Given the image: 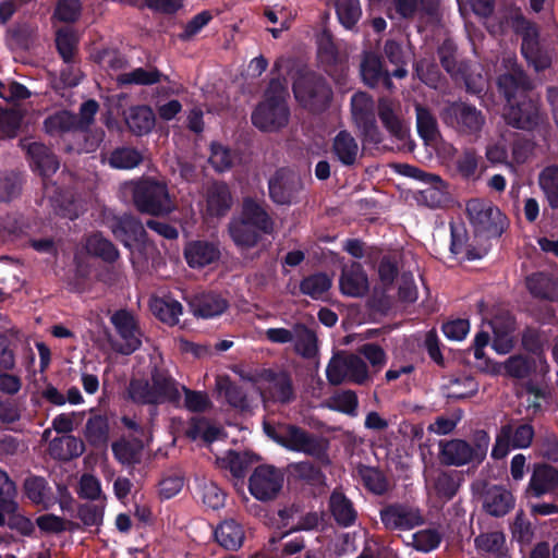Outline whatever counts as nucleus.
<instances>
[{
  "label": "nucleus",
  "mask_w": 558,
  "mask_h": 558,
  "mask_svg": "<svg viewBox=\"0 0 558 558\" xmlns=\"http://www.w3.org/2000/svg\"><path fill=\"white\" fill-rule=\"evenodd\" d=\"M373 107V100L365 93H356L352 96V117L356 126L367 138L378 142V131Z\"/></svg>",
  "instance_id": "obj_18"
},
{
  "label": "nucleus",
  "mask_w": 558,
  "mask_h": 558,
  "mask_svg": "<svg viewBox=\"0 0 558 558\" xmlns=\"http://www.w3.org/2000/svg\"><path fill=\"white\" fill-rule=\"evenodd\" d=\"M258 388L264 401L289 402L292 399V386L286 374H267L260 379Z\"/></svg>",
  "instance_id": "obj_20"
},
{
  "label": "nucleus",
  "mask_w": 558,
  "mask_h": 558,
  "mask_svg": "<svg viewBox=\"0 0 558 558\" xmlns=\"http://www.w3.org/2000/svg\"><path fill=\"white\" fill-rule=\"evenodd\" d=\"M76 125V118L69 111L57 112L45 121V129L48 133L63 132Z\"/></svg>",
  "instance_id": "obj_53"
},
{
  "label": "nucleus",
  "mask_w": 558,
  "mask_h": 558,
  "mask_svg": "<svg viewBox=\"0 0 558 558\" xmlns=\"http://www.w3.org/2000/svg\"><path fill=\"white\" fill-rule=\"evenodd\" d=\"M539 185L551 208L558 207V167H547L539 174Z\"/></svg>",
  "instance_id": "obj_46"
},
{
  "label": "nucleus",
  "mask_w": 558,
  "mask_h": 558,
  "mask_svg": "<svg viewBox=\"0 0 558 558\" xmlns=\"http://www.w3.org/2000/svg\"><path fill=\"white\" fill-rule=\"evenodd\" d=\"M475 545L484 554L500 555L505 545V536L499 532L483 534L475 538Z\"/></svg>",
  "instance_id": "obj_50"
},
{
  "label": "nucleus",
  "mask_w": 558,
  "mask_h": 558,
  "mask_svg": "<svg viewBox=\"0 0 558 558\" xmlns=\"http://www.w3.org/2000/svg\"><path fill=\"white\" fill-rule=\"evenodd\" d=\"M326 376L331 385L342 383L364 384L369 379V372L364 361L351 353L338 352L329 361Z\"/></svg>",
  "instance_id": "obj_8"
},
{
  "label": "nucleus",
  "mask_w": 558,
  "mask_h": 558,
  "mask_svg": "<svg viewBox=\"0 0 558 558\" xmlns=\"http://www.w3.org/2000/svg\"><path fill=\"white\" fill-rule=\"evenodd\" d=\"M265 339L274 344L290 343L299 355L311 359L318 352V341L315 332L302 323L291 328L272 327L264 332Z\"/></svg>",
  "instance_id": "obj_6"
},
{
  "label": "nucleus",
  "mask_w": 558,
  "mask_h": 558,
  "mask_svg": "<svg viewBox=\"0 0 558 558\" xmlns=\"http://www.w3.org/2000/svg\"><path fill=\"white\" fill-rule=\"evenodd\" d=\"M295 98L312 110L324 108L331 98L330 87L320 77L307 73L301 75L293 85Z\"/></svg>",
  "instance_id": "obj_11"
},
{
  "label": "nucleus",
  "mask_w": 558,
  "mask_h": 558,
  "mask_svg": "<svg viewBox=\"0 0 558 558\" xmlns=\"http://www.w3.org/2000/svg\"><path fill=\"white\" fill-rule=\"evenodd\" d=\"M150 310L156 317L168 325H175L182 314V305L169 296L154 298L150 301Z\"/></svg>",
  "instance_id": "obj_34"
},
{
  "label": "nucleus",
  "mask_w": 558,
  "mask_h": 558,
  "mask_svg": "<svg viewBox=\"0 0 558 558\" xmlns=\"http://www.w3.org/2000/svg\"><path fill=\"white\" fill-rule=\"evenodd\" d=\"M444 119L468 134L480 132L485 123V118L480 110L463 102L450 105L444 113Z\"/></svg>",
  "instance_id": "obj_16"
},
{
  "label": "nucleus",
  "mask_w": 558,
  "mask_h": 558,
  "mask_svg": "<svg viewBox=\"0 0 558 558\" xmlns=\"http://www.w3.org/2000/svg\"><path fill=\"white\" fill-rule=\"evenodd\" d=\"M434 488L439 497L448 500L456 494L457 484L450 475L439 473L434 482Z\"/></svg>",
  "instance_id": "obj_64"
},
{
  "label": "nucleus",
  "mask_w": 558,
  "mask_h": 558,
  "mask_svg": "<svg viewBox=\"0 0 558 558\" xmlns=\"http://www.w3.org/2000/svg\"><path fill=\"white\" fill-rule=\"evenodd\" d=\"M209 161L217 171L222 172L232 166L233 156L231 151L221 144H213Z\"/></svg>",
  "instance_id": "obj_57"
},
{
  "label": "nucleus",
  "mask_w": 558,
  "mask_h": 558,
  "mask_svg": "<svg viewBox=\"0 0 558 558\" xmlns=\"http://www.w3.org/2000/svg\"><path fill=\"white\" fill-rule=\"evenodd\" d=\"M124 119L129 129L137 135L148 133L155 125V114L148 106L131 107Z\"/></svg>",
  "instance_id": "obj_31"
},
{
  "label": "nucleus",
  "mask_w": 558,
  "mask_h": 558,
  "mask_svg": "<svg viewBox=\"0 0 558 558\" xmlns=\"http://www.w3.org/2000/svg\"><path fill=\"white\" fill-rule=\"evenodd\" d=\"M283 484V473L271 466L260 465L254 470L250 477V492L258 500L275 498Z\"/></svg>",
  "instance_id": "obj_13"
},
{
  "label": "nucleus",
  "mask_w": 558,
  "mask_h": 558,
  "mask_svg": "<svg viewBox=\"0 0 558 558\" xmlns=\"http://www.w3.org/2000/svg\"><path fill=\"white\" fill-rule=\"evenodd\" d=\"M444 335L453 341H462L470 331V323L468 319L450 320L442 326Z\"/></svg>",
  "instance_id": "obj_60"
},
{
  "label": "nucleus",
  "mask_w": 558,
  "mask_h": 558,
  "mask_svg": "<svg viewBox=\"0 0 558 558\" xmlns=\"http://www.w3.org/2000/svg\"><path fill=\"white\" fill-rule=\"evenodd\" d=\"M143 160L142 154L129 147L118 148L111 153L108 162L116 169H133Z\"/></svg>",
  "instance_id": "obj_45"
},
{
  "label": "nucleus",
  "mask_w": 558,
  "mask_h": 558,
  "mask_svg": "<svg viewBox=\"0 0 558 558\" xmlns=\"http://www.w3.org/2000/svg\"><path fill=\"white\" fill-rule=\"evenodd\" d=\"M412 175L426 184L416 194L420 204L436 208L444 206L449 201L448 187L439 177L417 169L413 171Z\"/></svg>",
  "instance_id": "obj_17"
},
{
  "label": "nucleus",
  "mask_w": 558,
  "mask_h": 558,
  "mask_svg": "<svg viewBox=\"0 0 558 558\" xmlns=\"http://www.w3.org/2000/svg\"><path fill=\"white\" fill-rule=\"evenodd\" d=\"M287 92L280 82H271L264 101L255 109L252 121L262 131H277L288 123Z\"/></svg>",
  "instance_id": "obj_3"
},
{
  "label": "nucleus",
  "mask_w": 558,
  "mask_h": 558,
  "mask_svg": "<svg viewBox=\"0 0 558 558\" xmlns=\"http://www.w3.org/2000/svg\"><path fill=\"white\" fill-rule=\"evenodd\" d=\"M22 117L15 110L0 108V133L3 136H14L20 128Z\"/></svg>",
  "instance_id": "obj_59"
},
{
  "label": "nucleus",
  "mask_w": 558,
  "mask_h": 558,
  "mask_svg": "<svg viewBox=\"0 0 558 558\" xmlns=\"http://www.w3.org/2000/svg\"><path fill=\"white\" fill-rule=\"evenodd\" d=\"M201 498L207 507L219 509L225 504L223 492L214 482H205L199 486Z\"/></svg>",
  "instance_id": "obj_55"
},
{
  "label": "nucleus",
  "mask_w": 558,
  "mask_h": 558,
  "mask_svg": "<svg viewBox=\"0 0 558 558\" xmlns=\"http://www.w3.org/2000/svg\"><path fill=\"white\" fill-rule=\"evenodd\" d=\"M505 61L507 73L498 80L499 88L509 104L505 118L509 124L518 129H531L539 119L537 104L523 96L529 88V83L522 71L517 68L515 58L508 57Z\"/></svg>",
  "instance_id": "obj_1"
},
{
  "label": "nucleus",
  "mask_w": 558,
  "mask_h": 558,
  "mask_svg": "<svg viewBox=\"0 0 558 558\" xmlns=\"http://www.w3.org/2000/svg\"><path fill=\"white\" fill-rule=\"evenodd\" d=\"M558 484V472L548 465H538L534 469L529 488L535 496H542Z\"/></svg>",
  "instance_id": "obj_32"
},
{
  "label": "nucleus",
  "mask_w": 558,
  "mask_h": 558,
  "mask_svg": "<svg viewBox=\"0 0 558 558\" xmlns=\"http://www.w3.org/2000/svg\"><path fill=\"white\" fill-rule=\"evenodd\" d=\"M221 429L217 426L210 425L204 420L196 421L189 432L192 439H203L207 444H211L222 437Z\"/></svg>",
  "instance_id": "obj_54"
},
{
  "label": "nucleus",
  "mask_w": 558,
  "mask_h": 558,
  "mask_svg": "<svg viewBox=\"0 0 558 558\" xmlns=\"http://www.w3.org/2000/svg\"><path fill=\"white\" fill-rule=\"evenodd\" d=\"M110 320L119 336L118 340L112 341V348L122 354H131L137 350L141 345V332L134 316L120 310L112 314Z\"/></svg>",
  "instance_id": "obj_12"
},
{
  "label": "nucleus",
  "mask_w": 558,
  "mask_h": 558,
  "mask_svg": "<svg viewBox=\"0 0 558 558\" xmlns=\"http://www.w3.org/2000/svg\"><path fill=\"white\" fill-rule=\"evenodd\" d=\"M161 74L157 70H146L138 68L132 72L124 73L118 76L120 84H140L149 85L160 81Z\"/></svg>",
  "instance_id": "obj_48"
},
{
  "label": "nucleus",
  "mask_w": 558,
  "mask_h": 558,
  "mask_svg": "<svg viewBox=\"0 0 558 558\" xmlns=\"http://www.w3.org/2000/svg\"><path fill=\"white\" fill-rule=\"evenodd\" d=\"M331 287V279L324 274H316L301 282V291L313 299H320Z\"/></svg>",
  "instance_id": "obj_47"
},
{
  "label": "nucleus",
  "mask_w": 558,
  "mask_h": 558,
  "mask_svg": "<svg viewBox=\"0 0 558 558\" xmlns=\"http://www.w3.org/2000/svg\"><path fill=\"white\" fill-rule=\"evenodd\" d=\"M514 506V498L502 486H492L484 494L483 507L487 513L494 517L507 514Z\"/></svg>",
  "instance_id": "obj_25"
},
{
  "label": "nucleus",
  "mask_w": 558,
  "mask_h": 558,
  "mask_svg": "<svg viewBox=\"0 0 558 558\" xmlns=\"http://www.w3.org/2000/svg\"><path fill=\"white\" fill-rule=\"evenodd\" d=\"M216 464L220 469L228 470L236 481H242L244 478L248 466L247 460L244 456L231 450L222 457H217Z\"/></svg>",
  "instance_id": "obj_43"
},
{
  "label": "nucleus",
  "mask_w": 558,
  "mask_h": 558,
  "mask_svg": "<svg viewBox=\"0 0 558 558\" xmlns=\"http://www.w3.org/2000/svg\"><path fill=\"white\" fill-rule=\"evenodd\" d=\"M336 13L339 22L348 29L359 22L362 10L359 0H336Z\"/></svg>",
  "instance_id": "obj_42"
},
{
  "label": "nucleus",
  "mask_w": 558,
  "mask_h": 558,
  "mask_svg": "<svg viewBox=\"0 0 558 558\" xmlns=\"http://www.w3.org/2000/svg\"><path fill=\"white\" fill-rule=\"evenodd\" d=\"M84 449V442L72 435L62 436L51 444L52 454L61 460L80 457Z\"/></svg>",
  "instance_id": "obj_38"
},
{
  "label": "nucleus",
  "mask_w": 558,
  "mask_h": 558,
  "mask_svg": "<svg viewBox=\"0 0 558 558\" xmlns=\"http://www.w3.org/2000/svg\"><path fill=\"white\" fill-rule=\"evenodd\" d=\"M46 482L40 477H31L25 481L27 497L35 504H41L46 498Z\"/></svg>",
  "instance_id": "obj_63"
},
{
  "label": "nucleus",
  "mask_w": 558,
  "mask_h": 558,
  "mask_svg": "<svg viewBox=\"0 0 558 558\" xmlns=\"http://www.w3.org/2000/svg\"><path fill=\"white\" fill-rule=\"evenodd\" d=\"M534 430L529 424L507 423L502 425L492 450L494 459L505 458L512 449L527 448L533 439Z\"/></svg>",
  "instance_id": "obj_10"
},
{
  "label": "nucleus",
  "mask_w": 558,
  "mask_h": 558,
  "mask_svg": "<svg viewBox=\"0 0 558 558\" xmlns=\"http://www.w3.org/2000/svg\"><path fill=\"white\" fill-rule=\"evenodd\" d=\"M81 13V3L78 0H60L56 8L54 15L63 22L75 21Z\"/></svg>",
  "instance_id": "obj_61"
},
{
  "label": "nucleus",
  "mask_w": 558,
  "mask_h": 558,
  "mask_svg": "<svg viewBox=\"0 0 558 558\" xmlns=\"http://www.w3.org/2000/svg\"><path fill=\"white\" fill-rule=\"evenodd\" d=\"M332 151L343 165H353L359 155L355 140L347 131H341L333 140Z\"/></svg>",
  "instance_id": "obj_36"
},
{
  "label": "nucleus",
  "mask_w": 558,
  "mask_h": 558,
  "mask_svg": "<svg viewBox=\"0 0 558 558\" xmlns=\"http://www.w3.org/2000/svg\"><path fill=\"white\" fill-rule=\"evenodd\" d=\"M17 505L13 499H5L0 504V525H9L24 535H29L33 523L26 517L16 512Z\"/></svg>",
  "instance_id": "obj_30"
},
{
  "label": "nucleus",
  "mask_w": 558,
  "mask_h": 558,
  "mask_svg": "<svg viewBox=\"0 0 558 558\" xmlns=\"http://www.w3.org/2000/svg\"><path fill=\"white\" fill-rule=\"evenodd\" d=\"M272 231L274 221L263 204L251 197L243 201L241 213L229 222V234L241 250L256 246L262 233L269 234Z\"/></svg>",
  "instance_id": "obj_2"
},
{
  "label": "nucleus",
  "mask_w": 558,
  "mask_h": 558,
  "mask_svg": "<svg viewBox=\"0 0 558 558\" xmlns=\"http://www.w3.org/2000/svg\"><path fill=\"white\" fill-rule=\"evenodd\" d=\"M84 434L87 441L93 446H106L109 435L108 420L102 415L89 417Z\"/></svg>",
  "instance_id": "obj_40"
},
{
  "label": "nucleus",
  "mask_w": 558,
  "mask_h": 558,
  "mask_svg": "<svg viewBox=\"0 0 558 558\" xmlns=\"http://www.w3.org/2000/svg\"><path fill=\"white\" fill-rule=\"evenodd\" d=\"M217 542L229 550H236L244 541V532L233 520L223 521L215 531Z\"/></svg>",
  "instance_id": "obj_33"
},
{
  "label": "nucleus",
  "mask_w": 558,
  "mask_h": 558,
  "mask_svg": "<svg viewBox=\"0 0 558 558\" xmlns=\"http://www.w3.org/2000/svg\"><path fill=\"white\" fill-rule=\"evenodd\" d=\"M57 47L65 62H70L73 57L77 38L70 29H63L57 34Z\"/></svg>",
  "instance_id": "obj_58"
},
{
  "label": "nucleus",
  "mask_w": 558,
  "mask_h": 558,
  "mask_svg": "<svg viewBox=\"0 0 558 558\" xmlns=\"http://www.w3.org/2000/svg\"><path fill=\"white\" fill-rule=\"evenodd\" d=\"M135 206L142 213L154 216L169 215L175 209V204L163 182L144 179L130 183Z\"/></svg>",
  "instance_id": "obj_4"
},
{
  "label": "nucleus",
  "mask_w": 558,
  "mask_h": 558,
  "mask_svg": "<svg viewBox=\"0 0 558 558\" xmlns=\"http://www.w3.org/2000/svg\"><path fill=\"white\" fill-rule=\"evenodd\" d=\"M397 109V105L387 99H383L379 101L378 114L388 132L403 141L408 137L409 129L398 117Z\"/></svg>",
  "instance_id": "obj_29"
},
{
  "label": "nucleus",
  "mask_w": 558,
  "mask_h": 558,
  "mask_svg": "<svg viewBox=\"0 0 558 558\" xmlns=\"http://www.w3.org/2000/svg\"><path fill=\"white\" fill-rule=\"evenodd\" d=\"M468 216L480 233L489 236H499L507 227V218L492 202L486 199H471L466 204Z\"/></svg>",
  "instance_id": "obj_9"
},
{
  "label": "nucleus",
  "mask_w": 558,
  "mask_h": 558,
  "mask_svg": "<svg viewBox=\"0 0 558 558\" xmlns=\"http://www.w3.org/2000/svg\"><path fill=\"white\" fill-rule=\"evenodd\" d=\"M190 307L195 316L211 318L221 315L227 310L228 303L219 295L202 294L190 301Z\"/></svg>",
  "instance_id": "obj_28"
},
{
  "label": "nucleus",
  "mask_w": 558,
  "mask_h": 558,
  "mask_svg": "<svg viewBox=\"0 0 558 558\" xmlns=\"http://www.w3.org/2000/svg\"><path fill=\"white\" fill-rule=\"evenodd\" d=\"M339 284L343 294L353 298L364 295L369 288L367 276L357 263L343 268Z\"/></svg>",
  "instance_id": "obj_23"
},
{
  "label": "nucleus",
  "mask_w": 558,
  "mask_h": 558,
  "mask_svg": "<svg viewBox=\"0 0 558 558\" xmlns=\"http://www.w3.org/2000/svg\"><path fill=\"white\" fill-rule=\"evenodd\" d=\"M131 398L138 403H162L172 402L179 404V384L171 377L156 373L151 377V384L141 380H133L129 389Z\"/></svg>",
  "instance_id": "obj_5"
},
{
  "label": "nucleus",
  "mask_w": 558,
  "mask_h": 558,
  "mask_svg": "<svg viewBox=\"0 0 558 558\" xmlns=\"http://www.w3.org/2000/svg\"><path fill=\"white\" fill-rule=\"evenodd\" d=\"M303 184L300 178L289 171L279 170L269 181V194L280 205H291L300 201Z\"/></svg>",
  "instance_id": "obj_14"
},
{
  "label": "nucleus",
  "mask_w": 558,
  "mask_h": 558,
  "mask_svg": "<svg viewBox=\"0 0 558 558\" xmlns=\"http://www.w3.org/2000/svg\"><path fill=\"white\" fill-rule=\"evenodd\" d=\"M416 125L417 132L426 146L436 145L439 142V132L436 119L427 109L418 105L416 106Z\"/></svg>",
  "instance_id": "obj_37"
},
{
  "label": "nucleus",
  "mask_w": 558,
  "mask_h": 558,
  "mask_svg": "<svg viewBox=\"0 0 558 558\" xmlns=\"http://www.w3.org/2000/svg\"><path fill=\"white\" fill-rule=\"evenodd\" d=\"M21 146L31 157L33 166L41 175L49 177L59 168L56 156L45 145L31 140H24L21 142Z\"/></svg>",
  "instance_id": "obj_22"
},
{
  "label": "nucleus",
  "mask_w": 558,
  "mask_h": 558,
  "mask_svg": "<svg viewBox=\"0 0 558 558\" xmlns=\"http://www.w3.org/2000/svg\"><path fill=\"white\" fill-rule=\"evenodd\" d=\"M361 74L363 81L369 86H376L379 83H384L387 87L391 85L388 73L383 70L381 62L375 54H365L361 65Z\"/></svg>",
  "instance_id": "obj_35"
},
{
  "label": "nucleus",
  "mask_w": 558,
  "mask_h": 558,
  "mask_svg": "<svg viewBox=\"0 0 558 558\" xmlns=\"http://www.w3.org/2000/svg\"><path fill=\"white\" fill-rule=\"evenodd\" d=\"M533 368V363L523 355L509 357L504 364H498L495 369H505L506 374L514 378L525 377Z\"/></svg>",
  "instance_id": "obj_49"
},
{
  "label": "nucleus",
  "mask_w": 558,
  "mask_h": 558,
  "mask_svg": "<svg viewBox=\"0 0 558 558\" xmlns=\"http://www.w3.org/2000/svg\"><path fill=\"white\" fill-rule=\"evenodd\" d=\"M489 445V436L481 430L475 434L473 444L461 439L447 441L441 447V459L449 465L480 463L484 460Z\"/></svg>",
  "instance_id": "obj_7"
},
{
  "label": "nucleus",
  "mask_w": 558,
  "mask_h": 558,
  "mask_svg": "<svg viewBox=\"0 0 558 558\" xmlns=\"http://www.w3.org/2000/svg\"><path fill=\"white\" fill-rule=\"evenodd\" d=\"M184 257L191 268H204L220 258L217 245L207 241H193L186 244Z\"/></svg>",
  "instance_id": "obj_21"
},
{
  "label": "nucleus",
  "mask_w": 558,
  "mask_h": 558,
  "mask_svg": "<svg viewBox=\"0 0 558 558\" xmlns=\"http://www.w3.org/2000/svg\"><path fill=\"white\" fill-rule=\"evenodd\" d=\"M327 405L332 410L352 415L357 407V398L352 391H341L329 398Z\"/></svg>",
  "instance_id": "obj_52"
},
{
  "label": "nucleus",
  "mask_w": 558,
  "mask_h": 558,
  "mask_svg": "<svg viewBox=\"0 0 558 558\" xmlns=\"http://www.w3.org/2000/svg\"><path fill=\"white\" fill-rule=\"evenodd\" d=\"M380 518L385 526L390 530H410L423 522L417 509L400 505L385 508L380 511Z\"/></svg>",
  "instance_id": "obj_19"
},
{
  "label": "nucleus",
  "mask_w": 558,
  "mask_h": 558,
  "mask_svg": "<svg viewBox=\"0 0 558 558\" xmlns=\"http://www.w3.org/2000/svg\"><path fill=\"white\" fill-rule=\"evenodd\" d=\"M140 441L119 440L112 444V451L116 459L122 464H134L140 461L142 452Z\"/></svg>",
  "instance_id": "obj_44"
},
{
  "label": "nucleus",
  "mask_w": 558,
  "mask_h": 558,
  "mask_svg": "<svg viewBox=\"0 0 558 558\" xmlns=\"http://www.w3.org/2000/svg\"><path fill=\"white\" fill-rule=\"evenodd\" d=\"M517 23L518 26L525 31L522 43V53L529 62L533 63L537 71L546 69L550 61L548 57L539 56L538 51L536 50L535 28L521 16L517 19Z\"/></svg>",
  "instance_id": "obj_27"
},
{
  "label": "nucleus",
  "mask_w": 558,
  "mask_h": 558,
  "mask_svg": "<svg viewBox=\"0 0 558 558\" xmlns=\"http://www.w3.org/2000/svg\"><path fill=\"white\" fill-rule=\"evenodd\" d=\"M264 428L269 437L290 450L314 454L318 449L313 437L293 425L283 427L279 434L268 424Z\"/></svg>",
  "instance_id": "obj_15"
},
{
  "label": "nucleus",
  "mask_w": 558,
  "mask_h": 558,
  "mask_svg": "<svg viewBox=\"0 0 558 558\" xmlns=\"http://www.w3.org/2000/svg\"><path fill=\"white\" fill-rule=\"evenodd\" d=\"M440 534L433 529L422 530L412 535V545L416 550L428 553L440 544Z\"/></svg>",
  "instance_id": "obj_51"
},
{
  "label": "nucleus",
  "mask_w": 558,
  "mask_h": 558,
  "mask_svg": "<svg viewBox=\"0 0 558 558\" xmlns=\"http://www.w3.org/2000/svg\"><path fill=\"white\" fill-rule=\"evenodd\" d=\"M113 235L120 240L126 247H131L133 242H141L144 239L145 230L143 225L131 216L116 218L110 225Z\"/></svg>",
  "instance_id": "obj_26"
},
{
  "label": "nucleus",
  "mask_w": 558,
  "mask_h": 558,
  "mask_svg": "<svg viewBox=\"0 0 558 558\" xmlns=\"http://www.w3.org/2000/svg\"><path fill=\"white\" fill-rule=\"evenodd\" d=\"M180 393H184V407L192 412H203L209 407V399L206 393L193 391L185 386H180Z\"/></svg>",
  "instance_id": "obj_56"
},
{
  "label": "nucleus",
  "mask_w": 558,
  "mask_h": 558,
  "mask_svg": "<svg viewBox=\"0 0 558 558\" xmlns=\"http://www.w3.org/2000/svg\"><path fill=\"white\" fill-rule=\"evenodd\" d=\"M205 215L207 217H222L232 206V196L225 183L211 184L205 194Z\"/></svg>",
  "instance_id": "obj_24"
},
{
  "label": "nucleus",
  "mask_w": 558,
  "mask_h": 558,
  "mask_svg": "<svg viewBox=\"0 0 558 558\" xmlns=\"http://www.w3.org/2000/svg\"><path fill=\"white\" fill-rule=\"evenodd\" d=\"M86 251L106 262H114L119 257V253L114 245L102 235L96 233L86 239Z\"/></svg>",
  "instance_id": "obj_41"
},
{
  "label": "nucleus",
  "mask_w": 558,
  "mask_h": 558,
  "mask_svg": "<svg viewBox=\"0 0 558 558\" xmlns=\"http://www.w3.org/2000/svg\"><path fill=\"white\" fill-rule=\"evenodd\" d=\"M362 480L369 490L375 494H383L387 484L381 473L375 469L367 468L361 471Z\"/></svg>",
  "instance_id": "obj_62"
},
{
  "label": "nucleus",
  "mask_w": 558,
  "mask_h": 558,
  "mask_svg": "<svg viewBox=\"0 0 558 558\" xmlns=\"http://www.w3.org/2000/svg\"><path fill=\"white\" fill-rule=\"evenodd\" d=\"M330 510L338 523L348 526L351 525L356 518L351 501L339 492H333L330 497Z\"/></svg>",
  "instance_id": "obj_39"
}]
</instances>
